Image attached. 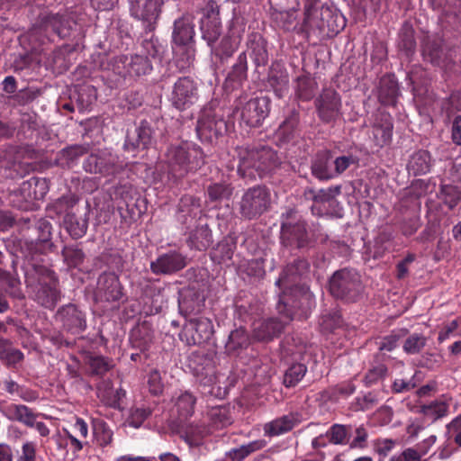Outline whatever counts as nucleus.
Returning <instances> with one entry per match:
<instances>
[{
    "label": "nucleus",
    "mask_w": 461,
    "mask_h": 461,
    "mask_svg": "<svg viewBox=\"0 0 461 461\" xmlns=\"http://www.w3.org/2000/svg\"><path fill=\"white\" fill-rule=\"evenodd\" d=\"M132 17L143 23L147 32H153L161 12L162 0H129Z\"/></svg>",
    "instance_id": "nucleus-17"
},
{
    "label": "nucleus",
    "mask_w": 461,
    "mask_h": 461,
    "mask_svg": "<svg viewBox=\"0 0 461 461\" xmlns=\"http://www.w3.org/2000/svg\"><path fill=\"white\" fill-rule=\"evenodd\" d=\"M194 17L191 14H184L175 20L172 30V50L176 56L177 66L184 69L189 68L194 59Z\"/></svg>",
    "instance_id": "nucleus-3"
},
{
    "label": "nucleus",
    "mask_w": 461,
    "mask_h": 461,
    "mask_svg": "<svg viewBox=\"0 0 461 461\" xmlns=\"http://www.w3.org/2000/svg\"><path fill=\"white\" fill-rule=\"evenodd\" d=\"M333 161L329 152L322 151L318 153L311 163V172L312 176L321 181L334 178Z\"/></svg>",
    "instance_id": "nucleus-31"
},
{
    "label": "nucleus",
    "mask_w": 461,
    "mask_h": 461,
    "mask_svg": "<svg viewBox=\"0 0 461 461\" xmlns=\"http://www.w3.org/2000/svg\"><path fill=\"white\" fill-rule=\"evenodd\" d=\"M438 197L452 210L461 201V191L452 185H441Z\"/></svg>",
    "instance_id": "nucleus-50"
},
{
    "label": "nucleus",
    "mask_w": 461,
    "mask_h": 461,
    "mask_svg": "<svg viewBox=\"0 0 461 461\" xmlns=\"http://www.w3.org/2000/svg\"><path fill=\"white\" fill-rule=\"evenodd\" d=\"M286 293L284 292L280 297L277 309L282 318H269L260 321L254 329V338L258 341L268 342L278 337L284 330L285 325L292 321V311L289 307H297L295 304L290 305L286 299Z\"/></svg>",
    "instance_id": "nucleus-8"
},
{
    "label": "nucleus",
    "mask_w": 461,
    "mask_h": 461,
    "mask_svg": "<svg viewBox=\"0 0 461 461\" xmlns=\"http://www.w3.org/2000/svg\"><path fill=\"white\" fill-rule=\"evenodd\" d=\"M302 422V416L298 412H290L276 418L264 425L263 430L268 437H276L291 431Z\"/></svg>",
    "instance_id": "nucleus-28"
},
{
    "label": "nucleus",
    "mask_w": 461,
    "mask_h": 461,
    "mask_svg": "<svg viewBox=\"0 0 461 461\" xmlns=\"http://www.w3.org/2000/svg\"><path fill=\"white\" fill-rule=\"evenodd\" d=\"M199 100L198 85L189 77H179L173 86L171 101L178 110H186Z\"/></svg>",
    "instance_id": "nucleus-15"
},
{
    "label": "nucleus",
    "mask_w": 461,
    "mask_h": 461,
    "mask_svg": "<svg viewBox=\"0 0 461 461\" xmlns=\"http://www.w3.org/2000/svg\"><path fill=\"white\" fill-rule=\"evenodd\" d=\"M32 271L37 280L33 288L34 300L47 309H53L60 300L59 281L54 271L41 265H33Z\"/></svg>",
    "instance_id": "nucleus-5"
},
{
    "label": "nucleus",
    "mask_w": 461,
    "mask_h": 461,
    "mask_svg": "<svg viewBox=\"0 0 461 461\" xmlns=\"http://www.w3.org/2000/svg\"><path fill=\"white\" fill-rule=\"evenodd\" d=\"M309 271V262L303 258H297L285 266L276 281V285L285 290L290 289L293 293L299 292L303 299L309 301L312 297L309 287L305 285H298L300 280L306 276Z\"/></svg>",
    "instance_id": "nucleus-9"
},
{
    "label": "nucleus",
    "mask_w": 461,
    "mask_h": 461,
    "mask_svg": "<svg viewBox=\"0 0 461 461\" xmlns=\"http://www.w3.org/2000/svg\"><path fill=\"white\" fill-rule=\"evenodd\" d=\"M271 194L266 185H258L248 188L238 203V212L245 220H254L268 211Z\"/></svg>",
    "instance_id": "nucleus-6"
},
{
    "label": "nucleus",
    "mask_w": 461,
    "mask_h": 461,
    "mask_svg": "<svg viewBox=\"0 0 461 461\" xmlns=\"http://www.w3.org/2000/svg\"><path fill=\"white\" fill-rule=\"evenodd\" d=\"M0 411L10 420H17L28 427L34 426L37 415L26 405L0 403Z\"/></svg>",
    "instance_id": "nucleus-29"
},
{
    "label": "nucleus",
    "mask_w": 461,
    "mask_h": 461,
    "mask_svg": "<svg viewBox=\"0 0 461 461\" xmlns=\"http://www.w3.org/2000/svg\"><path fill=\"white\" fill-rule=\"evenodd\" d=\"M168 178L177 180L188 172L196 171L205 163L202 149L194 144L171 145L165 155Z\"/></svg>",
    "instance_id": "nucleus-2"
},
{
    "label": "nucleus",
    "mask_w": 461,
    "mask_h": 461,
    "mask_svg": "<svg viewBox=\"0 0 461 461\" xmlns=\"http://www.w3.org/2000/svg\"><path fill=\"white\" fill-rule=\"evenodd\" d=\"M213 334V324L210 318L194 316L186 320L180 339L189 346H200L208 343Z\"/></svg>",
    "instance_id": "nucleus-11"
},
{
    "label": "nucleus",
    "mask_w": 461,
    "mask_h": 461,
    "mask_svg": "<svg viewBox=\"0 0 461 461\" xmlns=\"http://www.w3.org/2000/svg\"><path fill=\"white\" fill-rule=\"evenodd\" d=\"M187 265L186 257L176 250L161 254L150 263L154 275L170 276L184 269Z\"/></svg>",
    "instance_id": "nucleus-21"
},
{
    "label": "nucleus",
    "mask_w": 461,
    "mask_h": 461,
    "mask_svg": "<svg viewBox=\"0 0 461 461\" xmlns=\"http://www.w3.org/2000/svg\"><path fill=\"white\" fill-rule=\"evenodd\" d=\"M210 433L209 427L203 424H188L178 430V435L190 447H196L202 444V440Z\"/></svg>",
    "instance_id": "nucleus-33"
},
{
    "label": "nucleus",
    "mask_w": 461,
    "mask_h": 461,
    "mask_svg": "<svg viewBox=\"0 0 461 461\" xmlns=\"http://www.w3.org/2000/svg\"><path fill=\"white\" fill-rule=\"evenodd\" d=\"M196 398L189 392L180 394L176 400V407L178 415L183 419L191 417L194 411Z\"/></svg>",
    "instance_id": "nucleus-53"
},
{
    "label": "nucleus",
    "mask_w": 461,
    "mask_h": 461,
    "mask_svg": "<svg viewBox=\"0 0 461 461\" xmlns=\"http://www.w3.org/2000/svg\"><path fill=\"white\" fill-rule=\"evenodd\" d=\"M307 366L301 363H294L289 366L284 375L285 387H294L305 375Z\"/></svg>",
    "instance_id": "nucleus-54"
},
{
    "label": "nucleus",
    "mask_w": 461,
    "mask_h": 461,
    "mask_svg": "<svg viewBox=\"0 0 461 461\" xmlns=\"http://www.w3.org/2000/svg\"><path fill=\"white\" fill-rule=\"evenodd\" d=\"M234 245L227 240L221 241L211 252V258L217 264H223L231 259Z\"/></svg>",
    "instance_id": "nucleus-55"
},
{
    "label": "nucleus",
    "mask_w": 461,
    "mask_h": 461,
    "mask_svg": "<svg viewBox=\"0 0 461 461\" xmlns=\"http://www.w3.org/2000/svg\"><path fill=\"white\" fill-rule=\"evenodd\" d=\"M55 320L61 324L64 330L73 335H78L86 329V313L73 303L59 307Z\"/></svg>",
    "instance_id": "nucleus-18"
},
{
    "label": "nucleus",
    "mask_w": 461,
    "mask_h": 461,
    "mask_svg": "<svg viewBox=\"0 0 461 461\" xmlns=\"http://www.w3.org/2000/svg\"><path fill=\"white\" fill-rule=\"evenodd\" d=\"M122 61L124 64L126 73L131 77L146 75L152 69L149 59L144 55L136 54L130 58L123 57Z\"/></svg>",
    "instance_id": "nucleus-37"
},
{
    "label": "nucleus",
    "mask_w": 461,
    "mask_h": 461,
    "mask_svg": "<svg viewBox=\"0 0 461 461\" xmlns=\"http://www.w3.org/2000/svg\"><path fill=\"white\" fill-rule=\"evenodd\" d=\"M86 363L95 375H103L113 366V361L103 356L89 355Z\"/></svg>",
    "instance_id": "nucleus-57"
},
{
    "label": "nucleus",
    "mask_w": 461,
    "mask_h": 461,
    "mask_svg": "<svg viewBox=\"0 0 461 461\" xmlns=\"http://www.w3.org/2000/svg\"><path fill=\"white\" fill-rule=\"evenodd\" d=\"M178 304L180 312L187 319L198 316L204 308L205 294L203 290L189 286L180 292Z\"/></svg>",
    "instance_id": "nucleus-22"
},
{
    "label": "nucleus",
    "mask_w": 461,
    "mask_h": 461,
    "mask_svg": "<svg viewBox=\"0 0 461 461\" xmlns=\"http://www.w3.org/2000/svg\"><path fill=\"white\" fill-rule=\"evenodd\" d=\"M48 191L45 179L32 177L22 183L18 190L11 194L12 203L20 209H26L28 203L34 200H41Z\"/></svg>",
    "instance_id": "nucleus-14"
},
{
    "label": "nucleus",
    "mask_w": 461,
    "mask_h": 461,
    "mask_svg": "<svg viewBox=\"0 0 461 461\" xmlns=\"http://www.w3.org/2000/svg\"><path fill=\"white\" fill-rule=\"evenodd\" d=\"M51 225L46 220H39L35 225L38 233L37 238H32L26 241V245L32 253H46L51 249L53 244L51 239Z\"/></svg>",
    "instance_id": "nucleus-27"
},
{
    "label": "nucleus",
    "mask_w": 461,
    "mask_h": 461,
    "mask_svg": "<svg viewBox=\"0 0 461 461\" xmlns=\"http://www.w3.org/2000/svg\"><path fill=\"white\" fill-rule=\"evenodd\" d=\"M393 122L388 113H378L375 115L372 124V140L375 146L382 148L387 145L393 136Z\"/></svg>",
    "instance_id": "nucleus-26"
},
{
    "label": "nucleus",
    "mask_w": 461,
    "mask_h": 461,
    "mask_svg": "<svg viewBox=\"0 0 461 461\" xmlns=\"http://www.w3.org/2000/svg\"><path fill=\"white\" fill-rule=\"evenodd\" d=\"M250 343L247 330L240 327L230 331L225 343V350L229 355H237L247 348Z\"/></svg>",
    "instance_id": "nucleus-38"
},
{
    "label": "nucleus",
    "mask_w": 461,
    "mask_h": 461,
    "mask_svg": "<svg viewBox=\"0 0 461 461\" xmlns=\"http://www.w3.org/2000/svg\"><path fill=\"white\" fill-rule=\"evenodd\" d=\"M64 221L67 225V230L73 239L83 237L87 230V220L77 219L74 213L68 214L64 217Z\"/></svg>",
    "instance_id": "nucleus-51"
},
{
    "label": "nucleus",
    "mask_w": 461,
    "mask_h": 461,
    "mask_svg": "<svg viewBox=\"0 0 461 461\" xmlns=\"http://www.w3.org/2000/svg\"><path fill=\"white\" fill-rule=\"evenodd\" d=\"M234 187L228 181L211 183L206 188V197L212 203H221L229 200L233 194Z\"/></svg>",
    "instance_id": "nucleus-41"
},
{
    "label": "nucleus",
    "mask_w": 461,
    "mask_h": 461,
    "mask_svg": "<svg viewBox=\"0 0 461 461\" xmlns=\"http://www.w3.org/2000/svg\"><path fill=\"white\" fill-rule=\"evenodd\" d=\"M77 203V199L72 195L62 196L55 201L53 208L58 214H64L65 217L73 213L72 210Z\"/></svg>",
    "instance_id": "nucleus-63"
},
{
    "label": "nucleus",
    "mask_w": 461,
    "mask_h": 461,
    "mask_svg": "<svg viewBox=\"0 0 461 461\" xmlns=\"http://www.w3.org/2000/svg\"><path fill=\"white\" fill-rule=\"evenodd\" d=\"M379 402V398L376 393L369 392L366 394L357 397L351 403V410L354 411H367L374 408Z\"/></svg>",
    "instance_id": "nucleus-58"
},
{
    "label": "nucleus",
    "mask_w": 461,
    "mask_h": 461,
    "mask_svg": "<svg viewBox=\"0 0 461 461\" xmlns=\"http://www.w3.org/2000/svg\"><path fill=\"white\" fill-rule=\"evenodd\" d=\"M267 84L278 98H283L288 93L289 77L285 68L280 64H273L269 69Z\"/></svg>",
    "instance_id": "nucleus-30"
},
{
    "label": "nucleus",
    "mask_w": 461,
    "mask_h": 461,
    "mask_svg": "<svg viewBox=\"0 0 461 461\" xmlns=\"http://www.w3.org/2000/svg\"><path fill=\"white\" fill-rule=\"evenodd\" d=\"M247 57L245 53L239 55L236 63L232 66L231 71L227 77V82L233 83V87L241 84L247 78Z\"/></svg>",
    "instance_id": "nucleus-47"
},
{
    "label": "nucleus",
    "mask_w": 461,
    "mask_h": 461,
    "mask_svg": "<svg viewBox=\"0 0 461 461\" xmlns=\"http://www.w3.org/2000/svg\"><path fill=\"white\" fill-rule=\"evenodd\" d=\"M118 156L104 149L90 154L84 162V168L91 174L114 175L123 168Z\"/></svg>",
    "instance_id": "nucleus-12"
},
{
    "label": "nucleus",
    "mask_w": 461,
    "mask_h": 461,
    "mask_svg": "<svg viewBox=\"0 0 461 461\" xmlns=\"http://www.w3.org/2000/svg\"><path fill=\"white\" fill-rule=\"evenodd\" d=\"M250 56L257 67L265 66L268 61L267 43L259 34H253L249 41Z\"/></svg>",
    "instance_id": "nucleus-40"
},
{
    "label": "nucleus",
    "mask_w": 461,
    "mask_h": 461,
    "mask_svg": "<svg viewBox=\"0 0 461 461\" xmlns=\"http://www.w3.org/2000/svg\"><path fill=\"white\" fill-rule=\"evenodd\" d=\"M422 54L425 59L432 64L439 65L443 55L441 40L428 37L422 45Z\"/></svg>",
    "instance_id": "nucleus-45"
},
{
    "label": "nucleus",
    "mask_w": 461,
    "mask_h": 461,
    "mask_svg": "<svg viewBox=\"0 0 461 461\" xmlns=\"http://www.w3.org/2000/svg\"><path fill=\"white\" fill-rule=\"evenodd\" d=\"M343 320L339 311L332 309L322 313L320 318V326L323 332H333L341 328Z\"/></svg>",
    "instance_id": "nucleus-48"
},
{
    "label": "nucleus",
    "mask_w": 461,
    "mask_h": 461,
    "mask_svg": "<svg viewBox=\"0 0 461 461\" xmlns=\"http://www.w3.org/2000/svg\"><path fill=\"white\" fill-rule=\"evenodd\" d=\"M314 105L318 118L323 123H333L341 114V98L332 88L323 89L316 97Z\"/></svg>",
    "instance_id": "nucleus-13"
},
{
    "label": "nucleus",
    "mask_w": 461,
    "mask_h": 461,
    "mask_svg": "<svg viewBox=\"0 0 461 461\" xmlns=\"http://www.w3.org/2000/svg\"><path fill=\"white\" fill-rule=\"evenodd\" d=\"M317 83L308 76L297 77L295 95L302 101H310L315 93Z\"/></svg>",
    "instance_id": "nucleus-46"
},
{
    "label": "nucleus",
    "mask_w": 461,
    "mask_h": 461,
    "mask_svg": "<svg viewBox=\"0 0 461 461\" xmlns=\"http://www.w3.org/2000/svg\"><path fill=\"white\" fill-rule=\"evenodd\" d=\"M427 345V338L420 333L411 334L402 345L403 351L408 355L420 354Z\"/></svg>",
    "instance_id": "nucleus-56"
},
{
    "label": "nucleus",
    "mask_w": 461,
    "mask_h": 461,
    "mask_svg": "<svg viewBox=\"0 0 461 461\" xmlns=\"http://www.w3.org/2000/svg\"><path fill=\"white\" fill-rule=\"evenodd\" d=\"M209 429H219L231 424L229 409L225 406H213L207 411Z\"/></svg>",
    "instance_id": "nucleus-43"
},
{
    "label": "nucleus",
    "mask_w": 461,
    "mask_h": 461,
    "mask_svg": "<svg viewBox=\"0 0 461 461\" xmlns=\"http://www.w3.org/2000/svg\"><path fill=\"white\" fill-rule=\"evenodd\" d=\"M281 242L285 247L302 249L310 242L304 221L297 218L294 211L286 212L285 220L281 224Z\"/></svg>",
    "instance_id": "nucleus-10"
},
{
    "label": "nucleus",
    "mask_w": 461,
    "mask_h": 461,
    "mask_svg": "<svg viewBox=\"0 0 461 461\" xmlns=\"http://www.w3.org/2000/svg\"><path fill=\"white\" fill-rule=\"evenodd\" d=\"M39 23L42 29H51L61 39L69 37L77 23L74 14L68 10L41 14Z\"/></svg>",
    "instance_id": "nucleus-16"
},
{
    "label": "nucleus",
    "mask_w": 461,
    "mask_h": 461,
    "mask_svg": "<svg viewBox=\"0 0 461 461\" xmlns=\"http://www.w3.org/2000/svg\"><path fill=\"white\" fill-rule=\"evenodd\" d=\"M351 431V425L333 424L325 436L329 438L330 443L334 445H345L348 443V436Z\"/></svg>",
    "instance_id": "nucleus-52"
},
{
    "label": "nucleus",
    "mask_w": 461,
    "mask_h": 461,
    "mask_svg": "<svg viewBox=\"0 0 461 461\" xmlns=\"http://www.w3.org/2000/svg\"><path fill=\"white\" fill-rule=\"evenodd\" d=\"M399 96L398 83L393 75H385L380 79L378 99L384 105H394Z\"/></svg>",
    "instance_id": "nucleus-32"
},
{
    "label": "nucleus",
    "mask_w": 461,
    "mask_h": 461,
    "mask_svg": "<svg viewBox=\"0 0 461 461\" xmlns=\"http://www.w3.org/2000/svg\"><path fill=\"white\" fill-rule=\"evenodd\" d=\"M332 161L334 178L343 174L351 165L358 164V158L353 155L339 156Z\"/></svg>",
    "instance_id": "nucleus-62"
},
{
    "label": "nucleus",
    "mask_w": 461,
    "mask_h": 461,
    "mask_svg": "<svg viewBox=\"0 0 461 461\" xmlns=\"http://www.w3.org/2000/svg\"><path fill=\"white\" fill-rule=\"evenodd\" d=\"M124 296L123 287L114 273H103L98 277L96 297L108 303L119 302Z\"/></svg>",
    "instance_id": "nucleus-23"
},
{
    "label": "nucleus",
    "mask_w": 461,
    "mask_h": 461,
    "mask_svg": "<svg viewBox=\"0 0 461 461\" xmlns=\"http://www.w3.org/2000/svg\"><path fill=\"white\" fill-rule=\"evenodd\" d=\"M399 48L404 51L406 56L411 55L416 47V41L414 39V30L407 23H405L399 33Z\"/></svg>",
    "instance_id": "nucleus-49"
},
{
    "label": "nucleus",
    "mask_w": 461,
    "mask_h": 461,
    "mask_svg": "<svg viewBox=\"0 0 461 461\" xmlns=\"http://www.w3.org/2000/svg\"><path fill=\"white\" fill-rule=\"evenodd\" d=\"M216 353L213 351L199 350L193 352L189 357V367L197 378L203 394L217 396L221 393L216 373Z\"/></svg>",
    "instance_id": "nucleus-4"
},
{
    "label": "nucleus",
    "mask_w": 461,
    "mask_h": 461,
    "mask_svg": "<svg viewBox=\"0 0 461 461\" xmlns=\"http://www.w3.org/2000/svg\"><path fill=\"white\" fill-rule=\"evenodd\" d=\"M190 247L197 250H205L212 243V231L206 224L197 226L189 236Z\"/></svg>",
    "instance_id": "nucleus-44"
},
{
    "label": "nucleus",
    "mask_w": 461,
    "mask_h": 461,
    "mask_svg": "<svg viewBox=\"0 0 461 461\" xmlns=\"http://www.w3.org/2000/svg\"><path fill=\"white\" fill-rule=\"evenodd\" d=\"M154 142V131L150 122L148 121H141L139 126L135 129L132 135L128 134L124 143L126 150H135L136 149H147Z\"/></svg>",
    "instance_id": "nucleus-25"
},
{
    "label": "nucleus",
    "mask_w": 461,
    "mask_h": 461,
    "mask_svg": "<svg viewBox=\"0 0 461 461\" xmlns=\"http://www.w3.org/2000/svg\"><path fill=\"white\" fill-rule=\"evenodd\" d=\"M5 352L0 354V358L8 366H14L23 359V353L12 347V343L8 340L5 347Z\"/></svg>",
    "instance_id": "nucleus-64"
},
{
    "label": "nucleus",
    "mask_w": 461,
    "mask_h": 461,
    "mask_svg": "<svg viewBox=\"0 0 461 461\" xmlns=\"http://www.w3.org/2000/svg\"><path fill=\"white\" fill-rule=\"evenodd\" d=\"M431 167V158L427 150H418L414 152L408 162L407 169L413 176L425 175L429 172Z\"/></svg>",
    "instance_id": "nucleus-39"
},
{
    "label": "nucleus",
    "mask_w": 461,
    "mask_h": 461,
    "mask_svg": "<svg viewBox=\"0 0 461 461\" xmlns=\"http://www.w3.org/2000/svg\"><path fill=\"white\" fill-rule=\"evenodd\" d=\"M240 119L249 127H259L270 112V99L267 96L251 98L240 108Z\"/></svg>",
    "instance_id": "nucleus-19"
},
{
    "label": "nucleus",
    "mask_w": 461,
    "mask_h": 461,
    "mask_svg": "<svg viewBox=\"0 0 461 461\" xmlns=\"http://www.w3.org/2000/svg\"><path fill=\"white\" fill-rule=\"evenodd\" d=\"M202 38L212 46L221 34V23L219 16L207 14L201 20Z\"/></svg>",
    "instance_id": "nucleus-35"
},
{
    "label": "nucleus",
    "mask_w": 461,
    "mask_h": 461,
    "mask_svg": "<svg viewBox=\"0 0 461 461\" xmlns=\"http://www.w3.org/2000/svg\"><path fill=\"white\" fill-rule=\"evenodd\" d=\"M238 173L248 181L273 174L281 165L278 153L269 146L254 145L238 150Z\"/></svg>",
    "instance_id": "nucleus-1"
},
{
    "label": "nucleus",
    "mask_w": 461,
    "mask_h": 461,
    "mask_svg": "<svg viewBox=\"0 0 461 461\" xmlns=\"http://www.w3.org/2000/svg\"><path fill=\"white\" fill-rule=\"evenodd\" d=\"M95 436L100 447H106L112 444L113 432L104 421L98 422L95 427Z\"/></svg>",
    "instance_id": "nucleus-61"
},
{
    "label": "nucleus",
    "mask_w": 461,
    "mask_h": 461,
    "mask_svg": "<svg viewBox=\"0 0 461 461\" xmlns=\"http://www.w3.org/2000/svg\"><path fill=\"white\" fill-rule=\"evenodd\" d=\"M267 446L265 439H257L241 445L239 447L231 448L226 453L230 461H243L252 453L263 449Z\"/></svg>",
    "instance_id": "nucleus-42"
},
{
    "label": "nucleus",
    "mask_w": 461,
    "mask_h": 461,
    "mask_svg": "<svg viewBox=\"0 0 461 461\" xmlns=\"http://www.w3.org/2000/svg\"><path fill=\"white\" fill-rule=\"evenodd\" d=\"M195 129L202 140L212 141L227 131V123L212 111H203L197 120Z\"/></svg>",
    "instance_id": "nucleus-20"
},
{
    "label": "nucleus",
    "mask_w": 461,
    "mask_h": 461,
    "mask_svg": "<svg viewBox=\"0 0 461 461\" xmlns=\"http://www.w3.org/2000/svg\"><path fill=\"white\" fill-rule=\"evenodd\" d=\"M424 415L431 417L434 420L440 419L447 414L448 404L445 402H432L428 405L421 407Z\"/></svg>",
    "instance_id": "nucleus-60"
},
{
    "label": "nucleus",
    "mask_w": 461,
    "mask_h": 461,
    "mask_svg": "<svg viewBox=\"0 0 461 461\" xmlns=\"http://www.w3.org/2000/svg\"><path fill=\"white\" fill-rule=\"evenodd\" d=\"M238 272L244 280L248 279L249 282L260 280L266 274L264 259L243 260L238 267Z\"/></svg>",
    "instance_id": "nucleus-36"
},
{
    "label": "nucleus",
    "mask_w": 461,
    "mask_h": 461,
    "mask_svg": "<svg viewBox=\"0 0 461 461\" xmlns=\"http://www.w3.org/2000/svg\"><path fill=\"white\" fill-rule=\"evenodd\" d=\"M130 340L133 348L144 353L152 343L153 332L147 323H141L131 330Z\"/></svg>",
    "instance_id": "nucleus-34"
},
{
    "label": "nucleus",
    "mask_w": 461,
    "mask_h": 461,
    "mask_svg": "<svg viewBox=\"0 0 461 461\" xmlns=\"http://www.w3.org/2000/svg\"><path fill=\"white\" fill-rule=\"evenodd\" d=\"M329 285L334 297L349 302L356 301L363 290L359 274L348 268L336 271L330 277Z\"/></svg>",
    "instance_id": "nucleus-7"
},
{
    "label": "nucleus",
    "mask_w": 461,
    "mask_h": 461,
    "mask_svg": "<svg viewBox=\"0 0 461 461\" xmlns=\"http://www.w3.org/2000/svg\"><path fill=\"white\" fill-rule=\"evenodd\" d=\"M61 253L65 263L69 267H77L83 262L85 258L82 249L75 246H65Z\"/></svg>",
    "instance_id": "nucleus-59"
},
{
    "label": "nucleus",
    "mask_w": 461,
    "mask_h": 461,
    "mask_svg": "<svg viewBox=\"0 0 461 461\" xmlns=\"http://www.w3.org/2000/svg\"><path fill=\"white\" fill-rule=\"evenodd\" d=\"M276 137L281 143L293 145L302 138L300 113L297 109H291L285 115L277 129Z\"/></svg>",
    "instance_id": "nucleus-24"
}]
</instances>
